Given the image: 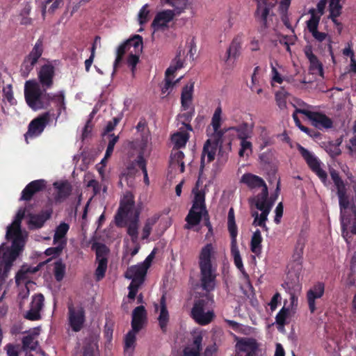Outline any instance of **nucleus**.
Wrapping results in <instances>:
<instances>
[{"label":"nucleus","instance_id":"f257e3e1","mask_svg":"<svg viewBox=\"0 0 356 356\" xmlns=\"http://www.w3.org/2000/svg\"><path fill=\"white\" fill-rule=\"evenodd\" d=\"M213 254V245L207 243L201 249L199 255L201 287L207 293L213 291L216 286V269L212 266L211 264V257Z\"/></svg>","mask_w":356,"mask_h":356},{"label":"nucleus","instance_id":"f03ea898","mask_svg":"<svg viewBox=\"0 0 356 356\" xmlns=\"http://www.w3.org/2000/svg\"><path fill=\"white\" fill-rule=\"evenodd\" d=\"M58 93H47L35 80L26 81L24 86V97L28 106L33 111L47 108L50 102L57 99Z\"/></svg>","mask_w":356,"mask_h":356},{"label":"nucleus","instance_id":"7ed1b4c3","mask_svg":"<svg viewBox=\"0 0 356 356\" xmlns=\"http://www.w3.org/2000/svg\"><path fill=\"white\" fill-rule=\"evenodd\" d=\"M213 302V296L209 293L195 300L191 312V318L200 325L209 324L213 320L215 314L213 310L205 312V309L209 304L211 305Z\"/></svg>","mask_w":356,"mask_h":356},{"label":"nucleus","instance_id":"20e7f679","mask_svg":"<svg viewBox=\"0 0 356 356\" xmlns=\"http://www.w3.org/2000/svg\"><path fill=\"white\" fill-rule=\"evenodd\" d=\"M218 149L219 158H222L226 161L227 159V154H225V152L222 149V138H218L216 136H211V138L207 140L201 156V168L204 166V158L207 157V163H211L215 159L216 151Z\"/></svg>","mask_w":356,"mask_h":356},{"label":"nucleus","instance_id":"39448f33","mask_svg":"<svg viewBox=\"0 0 356 356\" xmlns=\"http://www.w3.org/2000/svg\"><path fill=\"white\" fill-rule=\"evenodd\" d=\"M43 53V42L39 38L31 52L24 58L20 69L22 76L27 77L33 70L35 65L38 61Z\"/></svg>","mask_w":356,"mask_h":356},{"label":"nucleus","instance_id":"423d86ee","mask_svg":"<svg viewBox=\"0 0 356 356\" xmlns=\"http://www.w3.org/2000/svg\"><path fill=\"white\" fill-rule=\"evenodd\" d=\"M49 121V111L45 112L32 120L28 126V131L24 134L26 143H29V138H33L39 136L43 132Z\"/></svg>","mask_w":356,"mask_h":356},{"label":"nucleus","instance_id":"0eeeda50","mask_svg":"<svg viewBox=\"0 0 356 356\" xmlns=\"http://www.w3.org/2000/svg\"><path fill=\"white\" fill-rule=\"evenodd\" d=\"M298 150L312 172L319 177L323 184H325L327 175V172L321 168V163L318 158L301 145L298 147Z\"/></svg>","mask_w":356,"mask_h":356},{"label":"nucleus","instance_id":"6e6552de","mask_svg":"<svg viewBox=\"0 0 356 356\" xmlns=\"http://www.w3.org/2000/svg\"><path fill=\"white\" fill-rule=\"evenodd\" d=\"M68 309V320L70 325L74 332L80 331L86 321L85 310L83 307H74L72 303H69Z\"/></svg>","mask_w":356,"mask_h":356},{"label":"nucleus","instance_id":"1a4fd4ad","mask_svg":"<svg viewBox=\"0 0 356 356\" xmlns=\"http://www.w3.org/2000/svg\"><path fill=\"white\" fill-rule=\"evenodd\" d=\"M235 356H257L259 343L253 338H241L235 346Z\"/></svg>","mask_w":356,"mask_h":356},{"label":"nucleus","instance_id":"9d476101","mask_svg":"<svg viewBox=\"0 0 356 356\" xmlns=\"http://www.w3.org/2000/svg\"><path fill=\"white\" fill-rule=\"evenodd\" d=\"M297 111L305 115L312 122V125L319 129H327L333 127L332 120L324 113L309 110H298Z\"/></svg>","mask_w":356,"mask_h":356},{"label":"nucleus","instance_id":"9b49d317","mask_svg":"<svg viewBox=\"0 0 356 356\" xmlns=\"http://www.w3.org/2000/svg\"><path fill=\"white\" fill-rule=\"evenodd\" d=\"M319 22L320 16L316 15L314 10H311V17L307 22V27L308 31L312 33L314 39L319 42H321L327 39L328 49L330 51H332L331 38L327 33L318 31Z\"/></svg>","mask_w":356,"mask_h":356},{"label":"nucleus","instance_id":"f8f14e48","mask_svg":"<svg viewBox=\"0 0 356 356\" xmlns=\"http://www.w3.org/2000/svg\"><path fill=\"white\" fill-rule=\"evenodd\" d=\"M54 76L55 67L53 65L50 63L44 64L40 67L38 73V83L44 91L50 89L53 86Z\"/></svg>","mask_w":356,"mask_h":356},{"label":"nucleus","instance_id":"ddd939ff","mask_svg":"<svg viewBox=\"0 0 356 356\" xmlns=\"http://www.w3.org/2000/svg\"><path fill=\"white\" fill-rule=\"evenodd\" d=\"M44 297L42 293H38L32 296L30 303V309L26 313L24 317L30 321L40 319V312L44 306Z\"/></svg>","mask_w":356,"mask_h":356},{"label":"nucleus","instance_id":"4468645a","mask_svg":"<svg viewBox=\"0 0 356 356\" xmlns=\"http://www.w3.org/2000/svg\"><path fill=\"white\" fill-rule=\"evenodd\" d=\"M134 207V200L132 197H129L128 195H126L120 201V207L115 216V224L118 227L123 226V222L124 218H127L129 213L131 211Z\"/></svg>","mask_w":356,"mask_h":356},{"label":"nucleus","instance_id":"2eb2a0df","mask_svg":"<svg viewBox=\"0 0 356 356\" xmlns=\"http://www.w3.org/2000/svg\"><path fill=\"white\" fill-rule=\"evenodd\" d=\"M325 292V284L323 282H317L307 293V299L309 309L312 314L316 311V300L321 298Z\"/></svg>","mask_w":356,"mask_h":356},{"label":"nucleus","instance_id":"dca6fc26","mask_svg":"<svg viewBox=\"0 0 356 356\" xmlns=\"http://www.w3.org/2000/svg\"><path fill=\"white\" fill-rule=\"evenodd\" d=\"M46 181L44 179H37L28 184L22 192L20 197L21 200L29 201L33 196L42 191L46 187Z\"/></svg>","mask_w":356,"mask_h":356},{"label":"nucleus","instance_id":"f3484780","mask_svg":"<svg viewBox=\"0 0 356 356\" xmlns=\"http://www.w3.org/2000/svg\"><path fill=\"white\" fill-rule=\"evenodd\" d=\"M175 16H176L175 11L170 9L159 12L152 23V26L155 31L164 29L168 27V24L174 19Z\"/></svg>","mask_w":356,"mask_h":356},{"label":"nucleus","instance_id":"a211bd4d","mask_svg":"<svg viewBox=\"0 0 356 356\" xmlns=\"http://www.w3.org/2000/svg\"><path fill=\"white\" fill-rule=\"evenodd\" d=\"M146 310L144 306L136 307L132 312L131 327L135 332H138L143 326L146 318Z\"/></svg>","mask_w":356,"mask_h":356},{"label":"nucleus","instance_id":"6ab92c4d","mask_svg":"<svg viewBox=\"0 0 356 356\" xmlns=\"http://www.w3.org/2000/svg\"><path fill=\"white\" fill-rule=\"evenodd\" d=\"M305 54L309 62V70L313 74L318 73L320 76L323 75V67L322 63L318 60L317 56L313 54L311 46H307L305 48Z\"/></svg>","mask_w":356,"mask_h":356},{"label":"nucleus","instance_id":"aec40b11","mask_svg":"<svg viewBox=\"0 0 356 356\" xmlns=\"http://www.w3.org/2000/svg\"><path fill=\"white\" fill-rule=\"evenodd\" d=\"M261 188V192L257 194L254 198L255 207L259 210H264L268 207L271 209L275 203V200H269L267 185L264 186Z\"/></svg>","mask_w":356,"mask_h":356},{"label":"nucleus","instance_id":"412c9836","mask_svg":"<svg viewBox=\"0 0 356 356\" xmlns=\"http://www.w3.org/2000/svg\"><path fill=\"white\" fill-rule=\"evenodd\" d=\"M18 255L9 248L5 247L4 243L0 245V265H3L5 270L10 268Z\"/></svg>","mask_w":356,"mask_h":356},{"label":"nucleus","instance_id":"4be33fe9","mask_svg":"<svg viewBox=\"0 0 356 356\" xmlns=\"http://www.w3.org/2000/svg\"><path fill=\"white\" fill-rule=\"evenodd\" d=\"M6 238L7 240L12 239V245L10 248L12 251L19 254V252L23 250L25 244L24 238L22 231L13 230L11 231V235L8 236V230L6 231Z\"/></svg>","mask_w":356,"mask_h":356},{"label":"nucleus","instance_id":"5701e85b","mask_svg":"<svg viewBox=\"0 0 356 356\" xmlns=\"http://www.w3.org/2000/svg\"><path fill=\"white\" fill-rule=\"evenodd\" d=\"M243 41V33H238L233 38L229 48L226 51V56L225 58V61H227L230 58H236L240 55Z\"/></svg>","mask_w":356,"mask_h":356},{"label":"nucleus","instance_id":"b1692460","mask_svg":"<svg viewBox=\"0 0 356 356\" xmlns=\"http://www.w3.org/2000/svg\"><path fill=\"white\" fill-rule=\"evenodd\" d=\"M241 182L245 184L250 189L262 188L266 185L261 177L250 172L242 175Z\"/></svg>","mask_w":356,"mask_h":356},{"label":"nucleus","instance_id":"393cba45","mask_svg":"<svg viewBox=\"0 0 356 356\" xmlns=\"http://www.w3.org/2000/svg\"><path fill=\"white\" fill-rule=\"evenodd\" d=\"M148 266H143L141 264L129 267L125 272L124 277L127 279H136L145 280Z\"/></svg>","mask_w":356,"mask_h":356},{"label":"nucleus","instance_id":"a878e982","mask_svg":"<svg viewBox=\"0 0 356 356\" xmlns=\"http://www.w3.org/2000/svg\"><path fill=\"white\" fill-rule=\"evenodd\" d=\"M204 216V211L198 209H193V207H191L186 217L185 220L187 224L185 225L184 228L189 229L191 227L199 225Z\"/></svg>","mask_w":356,"mask_h":356},{"label":"nucleus","instance_id":"bb28decb","mask_svg":"<svg viewBox=\"0 0 356 356\" xmlns=\"http://www.w3.org/2000/svg\"><path fill=\"white\" fill-rule=\"evenodd\" d=\"M160 314L158 318L159 324L162 332L165 333L169 321V314L166 306V298L165 295H163L160 299Z\"/></svg>","mask_w":356,"mask_h":356},{"label":"nucleus","instance_id":"cd10ccee","mask_svg":"<svg viewBox=\"0 0 356 356\" xmlns=\"http://www.w3.org/2000/svg\"><path fill=\"white\" fill-rule=\"evenodd\" d=\"M221 115H222V108L220 105H219L215 110L214 113L211 118V126L213 129V136H216L218 137V138H222L224 134V131L220 129L221 127Z\"/></svg>","mask_w":356,"mask_h":356},{"label":"nucleus","instance_id":"c85d7f7f","mask_svg":"<svg viewBox=\"0 0 356 356\" xmlns=\"http://www.w3.org/2000/svg\"><path fill=\"white\" fill-rule=\"evenodd\" d=\"M227 229L231 237V245L237 244L236 237L238 235V228L235 222L234 211L233 208H230L228 212Z\"/></svg>","mask_w":356,"mask_h":356},{"label":"nucleus","instance_id":"c756f323","mask_svg":"<svg viewBox=\"0 0 356 356\" xmlns=\"http://www.w3.org/2000/svg\"><path fill=\"white\" fill-rule=\"evenodd\" d=\"M228 130L234 131L240 140L248 139L251 137L252 134V127L248 122H243L238 126L231 127Z\"/></svg>","mask_w":356,"mask_h":356},{"label":"nucleus","instance_id":"7c9ffc66","mask_svg":"<svg viewBox=\"0 0 356 356\" xmlns=\"http://www.w3.org/2000/svg\"><path fill=\"white\" fill-rule=\"evenodd\" d=\"M136 166H138L142 170L144 175V182L145 184L148 185L149 184V181L147 170V161L145 158L142 157L141 154L139 156H137L136 159L129 165L127 169L130 172L134 171Z\"/></svg>","mask_w":356,"mask_h":356},{"label":"nucleus","instance_id":"2f4dec72","mask_svg":"<svg viewBox=\"0 0 356 356\" xmlns=\"http://www.w3.org/2000/svg\"><path fill=\"white\" fill-rule=\"evenodd\" d=\"M50 216L51 213L47 211H43L39 214H31L30 215L29 224L31 228H41Z\"/></svg>","mask_w":356,"mask_h":356},{"label":"nucleus","instance_id":"473e14b6","mask_svg":"<svg viewBox=\"0 0 356 356\" xmlns=\"http://www.w3.org/2000/svg\"><path fill=\"white\" fill-rule=\"evenodd\" d=\"M193 193H194V199L192 207H193V209L202 210L206 215H207L208 211L205 204V193L197 188H194L193 190Z\"/></svg>","mask_w":356,"mask_h":356},{"label":"nucleus","instance_id":"72a5a7b5","mask_svg":"<svg viewBox=\"0 0 356 356\" xmlns=\"http://www.w3.org/2000/svg\"><path fill=\"white\" fill-rule=\"evenodd\" d=\"M194 83H195L193 81H190L188 84L182 88L181 95V106L184 110L188 108L189 104L192 101Z\"/></svg>","mask_w":356,"mask_h":356},{"label":"nucleus","instance_id":"f704fd0d","mask_svg":"<svg viewBox=\"0 0 356 356\" xmlns=\"http://www.w3.org/2000/svg\"><path fill=\"white\" fill-rule=\"evenodd\" d=\"M161 3L173 8L172 11L177 16L184 13L188 5V0H161Z\"/></svg>","mask_w":356,"mask_h":356},{"label":"nucleus","instance_id":"c9c22d12","mask_svg":"<svg viewBox=\"0 0 356 356\" xmlns=\"http://www.w3.org/2000/svg\"><path fill=\"white\" fill-rule=\"evenodd\" d=\"M70 229L67 223L61 222L56 229L53 243L54 244L60 243L63 241L67 245L66 234Z\"/></svg>","mask_w":356,"mask_h":356},{"label":"nucleus","instance_id":"e433bc0d","mask_svg":"<svg viewBox=\"0 0 356 356\" xmlns=\"http://www.w3.org/2000/svg\"><path fill=\"white\" fill-rule=\"evenodd\" d=\"M262 236L259 229H257L252 234L250 241V250L257 256L261 253Z\"/></svg>","mask_w":356,"mask_h":356},{"label":"nucleus","instance_id":"4c0bfd02","mask_svg":"<svg viewBox=\"0 0 356 356\" xmlns=\"http://www.w3.org/2000/svg\"><path fill=\"white\" fill-rule=\"evenodd\" d=\"M138 213H136L127 225V234L134 243L136 242L138 238Z\"/></svg>","mask_w":356,"mask_h":356},{"label":"nucleus","instance_id":"58836bf2","mask_svg":"<svg viewBox=\"0 0 356 356\" xmlns=\"http://www.w3.org/2000/svg\"><path fill=\"white\" fill-rule=\"evenodd\" d=\"M25 213H26L25 208H21L18 210V211L15 216V220H13L12 224L7 227L8 236L11 235V231H13V230L22 231L21 222H22V219L25 216Z\"/></svg>","mask_w":356,"mask_h":356},{"label":"nucleus","instance_id":"ea45409f","mask_svg":"<svg viewBox=\"0 0 356 356\" xmlns=\"http://www.w3.org/2000/svg\"><path fill=\"white\" fill-rule=\"evenodd\" d=\"M331 179L333 181L337 192V194H343L347 193V189L344 181L341 179L339 172L335 170H330Z\"/></svg>","mask_w":356,"mask_h":356},{"label":"nucleus","instance_id":"a19ab883","mask_svg":"<svg viewBox=\"0 0 356 356\" xmlns=\"http://www.w3.org/2000/svg\"><path fill=\"white\" fill-rule=\"evenodd\" d=\"M231 254L234 259V263L236 267L243 274L248 275L245 268L243 266L242 258L240 254V252L238 248L237 244L231 245Z\"/></svg>","mask_w":356,"mask_h":356},{"label":"nucleus","instance_id":"79ce46f5","mask_svg":"<svg viewBox=\"0 0 356 356\" xmlns=\"http://www.w3.org/2000/svg\"><path fill=\"white\" fill-rule=\"evenodd\" d=\"M54 186L58 189L57 196L59 199H66L72 193V187L67 181L63 182L60 184L54 183Z\"/></svg>","mask_w":356,"mask_h":356},{"label":"nucleus","instance_id":"37998d69","mask_svg":"<svg viewBox=\"0 0 356 356\" xmlns=\"http://www.w3.org/2000/svg\"><path fill=\"white\" fill-rule=\"evenodd\" d=\"M184 61L181 58V52H178L175 58L172 60L170 65L165 71V76H173L177 70L182 68Z\"/></svg>","mask_w":356,"mask_h":356},{"label":"nucleus","instance_id":"c03bdc74","mask_svg":"<svg viewBox=\"0 0 356 356\" xmlns=\"http://www.w3.org/2000/svg\"><path fill=\"white\" fill-rule=\"evenodd\" d=\"M172 141L174 143V148L180 149L186 146L188 140V134L184 132H177L172 136Z\"/></svg>","mask_w":356,"mask_h":356},{"label":"nucleus","instance_id":"a18cd8bd","mask_svg":"<svg viewBox=\"0 0 356 356\" xmlns=\"http://www.w3.org/2000/svg\"><path fill=\"white\" fill-rule=\"evenodd\" d=\"M271 209L269 207L264 209V210H260L261 211L260 216H259L258 213H255V218L254 219L252 225L254 226H259L263 229L267 230V226L266 225V221L268 219V215L270 213Z\"/></svg>","mask_w":356,"mask_h":356},{"label":"nucleus","instance_id":"49530a36","mask_svg":"<svg viewBox=\"0 0 356 356\" xmlns=\"http://www.w3.org/2000/svg\"><path fill=\"white\" fill-rule=\"evenodd\" d=\"M289 315V309L283 307L280 312L277 314L275 317V322L278 325V330H284L286 325V320Z\"/></svg>","mask_w":356,"mask_h":356},{"label":"nucleus","instance_id":"de8ad7c7","mask_svg":"<svg viewBox=\"0 0 356 356\" xmlns=\"http://www.w3.org/2000/svg\"><path fill=\"white\" fill-rule=\"evenodd\" d=\"M98 266L95 270V279L97 281H100L105 277V273L107 270L108 259H101L100 261H97Z\"/></svg>","mask_w":356,"mask_h":356},{"label":"nucleus","instance_id":"09e8293b","mask_svg":"<svg viewBox=\"0 0 356 356\" xmlns=\"http://www.w3.org/2000/svg\"><path fill=\"white\" fill-rule=\"evenodd\" d=\"M22 348L24 350H35L38 345V342L35 341L32 335H27L22 338Z\"/></svg>","mask_w":356,"mask_h":356},{"label":"nucleus","instance_id":"8fccbe9b","mask_svg":"<svg viewBox=\"0 0 356 356\" xmlns=\"http://www.w3.org/2000/svg\"><path fill=\"white\" fill-rule=\"evenodd\" d=\"M54 273L55 279L57 281L60 282L63 279L65 273V265L62 262L61 259L54 263Z\"/></svg>","mask_w":356,"mask_h":356},{"label":"nucleus","instance_id":"3c124183","mask_svg":"<svg viewBox=\"0 0 356 356\" xmlns=\"http://www.w3.org/2000/svg\"><path fill=\"white\" fill-rule=\"evenodd\" d=\"M129 47H133L134 51H141L143 48V37L139 35H135L131 38L127 40Z\"/></svg>","mask_w":356,"mask_h":356},{"label":"nucleus","instance_id":"603ef678","mask_svg":"<svg viewBox=\"0 0 356 356\" xmlns=\"http://www.w3.org/2000/svg\"><path fill=\"white\" fill-rule=\"evenodd\" d=\"M288 95V92L284 90H280L275 93L276 104L282 110L286 108V97Z\"/></svg>","mask_w":356,"mask_h":356},{"label":"nucleus","instance_id":"864d4df0","mask_svg":"<svg viewBox=\"0 0 356 356\" xmlns=\"http://www.w3.org/2000/svg\"><path fill=\"white\" fill-rule=\"evenodd\" d=\"M341 0H329V12L332 13L334 17H339L341 14L342 6Z\"/></svg>","mask_w":356,"mask_h":356},{"label":"nucleus","instance_id":"5fc2aeb1","mask_svg":"<svg viewBox=\"0 0 356 356\" xmlns=\"http://www.w3.org/2000/svg\"><path fill=\"white\" fill-rule=\"evenodd\" d=\"M241 148L238 152V154L241 157H243L245 154L248 156L252 152V144L250 141L247 139L241 140L240 143Z\"/></svg>","mask_w":356,"mask_h":356},{"label":"nucleus","instance_id":"6e6d98bb","mask_svg":"<svg viewBox=\"0 0 356 356\" xmlns=\"http://www.w3.org/2000/svg\"><path fill=\"white\" fill-rule=\"evenodd\" d=\"M57 99L55 101L56 104L57 116L56 119L60 115L62 111L66 109L65 103V94L63 91H59L58 92Z\"/></svg>","mask_w":356,"mask_h":356},{"label":"nucleus","instance_id":"4d7b16f0","mask_svg":"<svg viewBox=\"0 0 356 356\" xmlns=\"http://www.w3.org/2000/svg\"><path fill=\"white\" fill-rule=\"evenodd\" d=\"M55 245L56 247L49 248L45 250L46 255L52 257L59 256L65 247V242L63 241L60 243H57Z\"/></svg>","mask_w":356,"mask_h":356},{"label":"nucleus","instance_id":"13d9d810","mask_svg":"<svg viewBox=\"0 0 356 356\" xmlns=\"http://www.w3.org/2000/svg\"><path fill=\"white\" fill-rule=\"evenodd\" d=\"M325 149L332 158L338 156L341 154L340 148L337 147L333 140L328 141L325 144Z\"/></svg>","mask_w":356,"mask_h":356},{"label":"nucleus","instance_id":"bf43d9fd","mask_svg":"<svg viewBox=\"0 0 356 356\" xmlns=\"http://www.w3.org/2000/svg\"><path fill=\"white\" fill-rule=\"evenodd\" d=\"M108 249L106 245L98 243L96 246V261H100L101 259H107Z\"/></svg>","mask_w":356,"mask_h":356},{"label":"nucleus","instance_id":"052dcab7","mask_svg":"<svg viewBox=\"0 0 356 356\" xmlns=\"http://www.w3.org/2000/svg\"><path fill=\"white\" fill-rule=\"evenodd\" d=\"M136 333L134 331H130L127 334L124 341V351H127L129 348L134 347L136 339Z\"/></svg>","mask_w":356,"mask_h":356},{"label":"nucleus","instance_id":"680f3d73","mask_svg":"<svg viewBox=\"0 0 356 356\" xmlns=\"http://www.w3.org/2000/svg\"><path fill=\"white\" fill-rule=\"evenodd\" d=\"M173 148L170 159L172 164H179V163L184 162V154L183 152L179 150V149Z\"/></svg>","mask_w":356,"mask_h":356},{"label":"nucleus","instance_id":"e2e57ef3","mask_svg":"<svg viewBox=\"0 0 356 356\" xmlns=\"http://www.w3.org/2000/svg\"><path fill=\"white\" fill-rule=\"evenodd\" d=\"M138 62L139 56L136 55V54H130L127 58V63L129 67H131V70L133 75H134L135 70Z\"/></svg>","mask_w":356,"mask_h":356},{"label":"nucleus","instance_id":"0e129e2a","mask_svg":"<svg viewBox=\"0 0 356 356\" xmlns=\"http://www.w3.org/2000/svg\"><path fill=\"white\" fill-rule=\"evenodd\" d=\"M121 120L122 116H118L113 118L112 120L108 121L105 127L104 134H109L110 132H111L117 126V124L120 122Z\"/></svg>","mask_w":356,"mask_h":356},{"label":"nucleus","instance_id":"69168bd1","mask_svg":"<svg viewBox=\"0 0 356 356\" xmlns=\"http://www.w3.org/2000/svg\"><path fill=\"white\" fill-rule=\"evenodd\" d=\"M149 11L147 10V5L143 6L138 13V21L140 25L146 23L148 21V15Z\"/></svg>","mask_w":356,"mask_h":356},{"label":"nucleus","instance_id":"338daca9","mask_svg":"<svg viewBox=\"0 0 356 356\" xmlns=\"http://www.w3.org/2000/svg\"><path fill=\"white\" fill-rule=\"evenodd\" d=\"M4 349L6 351L8 356H19V347L18 345H14L13 343H8L6 345Z\"/></svg>","mask_w":356,"mask_h":356},{"label":"nucleus","instance_id":"774afa93","mask_svg":"<svg viewBox=\"0 0 356 356\" xmlns=\"http://www.w3.org/2000/svg\"><path fill=\"white\" fill-rule=\"evenodd\" d=\"M303 248V245H300L299 243H298V245L296 247L294 253L293 254L294 261L297 262L298 264H301L302 262Z\"/></svg>","mask_w":356,"mask_h":356}]
</instances>
